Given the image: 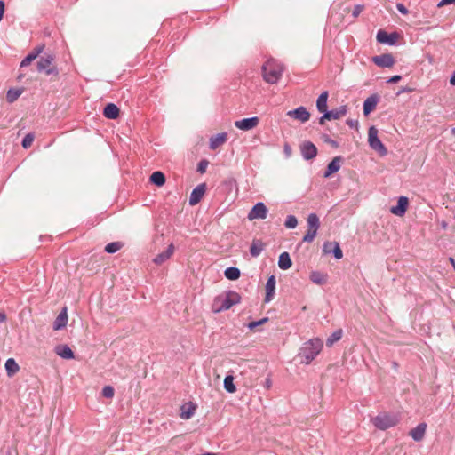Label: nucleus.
<instances>
[{
	"mask_svg": "<svg viewBox=\"0 0 455 455\" xmlns=\"http://www.w3.org/2000/svg\"><path fill=\"white\" fill-rule=\"evenodd\" d=\"M224 388L228 393H234L236 390L235 385L234 384V377L232 375H227L224 379Z\"/></svg>",
	"mask_w": 455,
	"mask_h": 455,
	"instance_id": "c9c22d12",
	"label": "nucleus"
},
{
	"mask_svg": "<svg viewBox=\"0 0 455 455\" xmlns=\"http://www.w3.org/2000/svg\"><path fill=\"white\" fill-rule=\"evenodd\" d=\"M368 141L370 147L377 151L380 156H386L387 149L378 137V130L375 126H371L368 131Z\"/></svg>",
	"mask_w": 455,
	"mask_h": 455,
	"instance_id": "423d86ee",
	"label": "nucleus"
},
{
	"mask_svg": "<svg viewBox=\"0 0 455 455\" xmlns=\"http://www.w3.org/2000/svg\"><path fill=\"white\" fill-rule=\"evenodd\" d=\"M372 422L377 428L386 430L395 426L398 422V419L393 414L380 413L372 419Z\"/></svg>",
	"mask_w": 455,
	"mask_h": 455,
	"instance_id": "39448f33",
	"label": "nucleus"
},
{
	"mask_svg": "<svg viewBox=\"0 0 455 455\" xmlns=\"http://www.w3.org/2000/svg\"><path fill=\"white\" fill-rule=\"evenodd\" d=\"M115 391L111 386H105L102 389V395L106 398H112Z\"/></svg>",
	"mask_w": 455,
	"mask_h": 455,
	"instance_id": "79ce46f5",
	"label": "nucleus"
},
{
	"mask_svg": "<svg viewBox=\"0 0 455 455\" xmlns=\"http://www.w3.org/2000/svg\"><path fill=\"white\" fill-rule=\"evenodd\" d=\"M209 162L206 159L201 160L197 164L196 171L200 173H204L206 172Z\"/></svg>",
	"mask_w": 455,
	"mask_h": 455,
	"instance_id": "37998d69",
	"label": "nucleus"
},
{
	"mask_svg": "<svg viewBox=\"0 0 455 455\" xmlns=\"http://www.w3.org/2000/svg\"><path fill=\"white\" fill-rule=\"evenodd\" d=\"M328 120V118H323V115L319 118V124L321 125L325 124V121Z\"/></svg>",
	"mask_w": 455,
	"mask_h": 455,
	"instance_id": "bf43d9fd",
	"label": "nucleus"
},
{
	"mask_svg": "<svg viewBox=\"0 0 455 455\" xmlns=\"http://www.w3.org/2000/svg\"><path fill=\"white\" fill-rule=\"evenodd\" d=\"M451 133L455 135V127L451 129Z\"/></svg>",
	"mask_w": 455,
	"mask_h": 455,
	"instance_id": "052dcab7",
	"label": "nucleus"
},
{
	"mask_svg": "<svg viewBox=\"0 0 455 455\" xmlns=\"http://www.w3.org/2000/svg\"><path fill=\"white\" fill-rule=\"evenodd\" d=\"M268 321L267 317L262 318L259 321L251 322L248 324V328L250 330H254L256 327L262 325L263 323H267Z\"/></svg>",
	"mask_w": 455,
	"mask_h": 455,
	"instance_id": "c03bdc74",
	"label": "nucleus"
},
{
	"mask_svg": "<svg viewBox=\"0 0 455 455\" xmlns=\"http://www.w3.org/2000/svg\"><path fill=\"white\" fill-rule=\"evenodd\" d=\"M195 406L192 403L182 405L180 408V418L189 419L195 413Z\"/></svg>",
	"mask_w": 455,
	"mask_h": 455,
	"instance_id": "c85d7f7f",
	"label": "nucleus"
},
{
	"mask_svg": "<svg viewBox=\"0 0 455 455\" xmlns=\"http://www.w3.org/2000/svg\"><path fill=\"white\" fill-rule=\"evenodd\" d=\"M288 116L305 123L309 120L310 113L305 107H299L293 110H290L286 114Z\"/></svg>",
	"mask_w": 455,
	"mask_h": 455,
	"instance_id": "ddd939ff",
	"label": "nucleus"
},
{
	"mask_svg": "<svg viewBox=\"0 0 455 455\" xmlns=\"http://www.w3.org/2000/svg\"><path fill=\"white\" fill-rule=\"evenodd\" d=\"M103 115L109 119H116L119 116V108L113 103H108L103 109Z\"/></svg>",
	"mask_w": 455,
	"mask_h": 455,
	"instance_id": "393cba45",
	"label": "nucleus"
},
{
	"mask_svg": "<svg viewBox=\"0 0 455 455\" xmlns=\"http://www.w3.org/2000/svg\"><path fill=\"white\" fill-rule=\"evenodd\" d=\"M4 12V1L0 0V21L3 19Z\"/></svg>",
	"mask_w": 455,
	"mask_h": 455,
	"instance_id": "864d4df0",
	"label": "nucleus"
},
{
	"mask_svg": "<svg viewBox=\"0 0 455 455\" xmlns=\"http://www.w3.org/2000/svg\"><path fill=\"white\" fill-rule=\"evenodd\" d=\"M343 158L340 156H335L327 165L324 172V178L330 177L332 173L338 172L340 169V164Z\"/></svg>",
	"mask_w": 455,
	"mask_h": 455,
	"instance_id": "f3484780",
	"label": "nucleus"
},
{
	"mask_svg": "<svg viewBox=\"0 0 455 455\" xmlns=\"http://www.w3.org/2000/svg\"><path fill=\"white\" fill-rule=\"evenodd\" d=\"M267 216V208L264 203L259 202L257 203L249 212L248 220H264Z\"/></svg>",
	"mask_w": 455,
	"mask_h": 455,
	"instance_id": "0eeeda50",
	"label": "nucleus"
},
{
	"mask_svg": "<svg viewBox=\"0 0 455 455\" xmlns=\"http://www.w3.org/2000/svg\"><path fill=\"white\" fill-rule=\"evenodd\" d=\"M398 34L396 32L388 34L387 32L384 30H379L376 36L377 41L380 44H385L387 45H394L395 44L397 39H398Z\"/></svg>",
	"mask_w": 455,
	"mask_h": 455,
	"instance_id": "6e6552de",
	"label": "nucleus"
},
{
	"mask_svg": "<svg viewBox=\"0 0 455 455\" xmlns=\"http://www.w3.org/2000/svg\"><path fill=\"white\" fill-rule=\"evenodd\" d=\"M68 323V312L67 308L64 307L56 317L53 323V330L59 331L66 327Z\"/></svg>",
	"mask_w": 455,
	"mask_h": 455,
	"instance_id": "412c9836",
	"label": "nucleus"
},
{
	"mask_svg": "<svg viewBox=\"0 0 455 455\" xmlns=\"http://www.w3.org/2000/svg\"><path fill=\"white\" fill-rule=\"evenodd\" d=\"M408 206V198L405 196H400L395 206H393L390 212L396 216H403Z\"/></svg>",
	"mask_w": 455,
	"mask_h": 455,
	"instance_id": "a211bd4d",
	"label": "nucleus"
},
{
	"mask_svg": "<svg viewBox=\"0 0 455 455\" xmlns=\"http://www.w3.org/2000/svg\"><path fill=\"white\" fill-rule=\"evenodd\" d=\"M259 123V117L252 116L235 121V126L242 131H249L256 127Z\"/></svg>",
	"mask_w": 455,
	"mask_h": 455,
	"instance_id": "9d476101",
	"label": "nucleus"
},
{
	"mask_svg": "<svg viewBox=\"0 0 455 455\" xmlns=\"http://www.w3.org/2000/svg\"><path fill=\"white\" fill-rule=\"evenodd\" d=\"M206 191V184L201 183L197 185L191 192L189 196V204L196 205L197 204L201 199L203 198L204 193Z\"/></svg>",
	"mask_w": 455,
	"mask_h": 455,
	"instance_id": "4468645a",
	"label": "nucleus"
},
{
	"mask_svg": "<svg viewBox=\"0 0 455 455\" xmlns=\"http://www.w3.org/2000/svg\"><path fill=\"white\" fill-rule=\"evenodd\" d=\"M275 275H270L266 283V297L265 302H269L273 299L275 291Z\"/></svg>",
	"mask_w": 455,
	"mask_h": 455,
	"instance_id": "aec40b11",
	"label": "nucleus"
},
{
	"mask_svg": "<svg viewBox=\"0 0 455 455\" xmlns=\"http://www.w3.org/2000/svg\"><path fill=\"white\" fill-rule=\"evenodd\" d=\"M34 140V135L32 133H28L22 140V147L24 148H28L31 146Z\"/></svg>",
	"mask_w": 455,
	"mask_h": 455,
	"instance_id": "a19ab883",
	"label": "nucleus"
},
{
	"mask_svg": "<svg viewBox=\"0 0 455 455\" xmlns=\"http://www.w3.org/2000/svg\"><path fill=\"white\" fill-rule=\"evenodd\" d=\"M363 6L361 5V4H357L354 7V10L352 12V15L356 18L357 16H359V14L363 12Z\"/></svg>",
	"mask_w": 455,
	"mask_h": 455,
	"instance_id": "de8ad7c7",
	"label": "nucleus"
},
{
	"mask_svg": "<svg viewBox=\"0 0 455 455\" xmlns=\"http://www.w3.org/2000/svg\"><path fill=\"white\" fill-rule=\"evenodd\" d=\"M292 265L290 254L286 251L282 252L278 259V267L283 270L289 269Z\"/></svg>",
	"mask_w": 455,
	"mask_h": 455,
	"instance_id": "cd10ccee",
	"label": "nucleus"
},
{
	"mask_svg": "<svg viewBox=\"0 0 455 455\" xmlns=\"http://www.w3.org/2000/svg\"><path fill=\"white\" fill-rule=\"evenodd\" d=\"M342 335H343V331L341 329L335 331L327 338L326 346L327 347L333 346L334 343H336L342 338Z\"/></svg>",
	"mask_w": 455,
	"mask_h": 455,
	"instance_id": "f704fd0d",
	"label": "nucleus"
},
{
	"mask_svg": "<svg viewBox=\"0 0 455 455\" xmlns=\"http://www.w3.org/2000/svg\"><path fill=\"white\" fill-rule=\"evenodd\" d=\"M173 251L174 246L173 244H170L164 251L157 254L155 257V259H153L154 263H156V265L163 264L164 261L170 259V257L173 254Z\"/></svg>",
	"mask_w": 455,
	"mask_h": 455,
	"instance_id": "5701e85b",
	"label": "nucleus"
},
{
	"mask_svg": "<svg viewBox=\"0 0 455 455\" xmlns=\"http://www.w3.org/2000/svg\"><path fill=\"white\" fill-rule=\"evenodd\" d=\"M307 226L309 230L317 233L320 227L319 218L315 213H310L307 217Z\"/></svg>",
	"mask_w": 455,
	"mask_h": 455,
	"instance_id": "c756f323",
	"label": "nucleus"
},
{
	"mask_svg": "<svg viewBox=\"0 0 455 455\" xmlns=\"http://www.w3.org/2000/svg\"><path fill=\"white\" fill-rule=\"evenodd\" d=\"M323 251L325 254L332 253L337 259H340L343 257L340 246L337 242H325L323 246Z\"/></svg>",
	"mask_w": 455,
	"mask_h": 455,
	"instance_id": "f8f14e48",
	"label": "nucleus"
},
{
	"mask_svg": "<svg viewBox=\"0 0 455 455\" xmlns=\"http://www.w3.org/2000/svg\"><path fill=\"white\" fill-rule=\"evenodd\" d=\"M121 246L122 245L119 242H112L105 246V251L109 254H112L119 251L121 249Z\"/></svg>",
	"mask_w": 455,
	"mask_h": 455,
	"instance_id": "58836bf2",
	"label": "nucleus"
},
{
	"mask_svg": "<svg viewBox=\"0 0 455 455\" xmlns=\"http://www.w3.org/2000/svg\"><path fill=\"white\" fill-rule=\"evenodd\" d=\"M402 79V76L399 75L393 76L387 79V83L389 84H396Z\"/></svg>",
	"mask_w": 455,
	"mask_h": 455,
	"instance_id": "3c124183",
	"label": "nucleus"
},
{
	"mask_svg": "<svg viewBox=\"0 0 455 455\" xmlns=\"http://www.w3.org/2000/svg\"><path fill=\"white\" fill-rule=\"evenodd\" d=\"M6 320V315L4 311H0V323H4Z\"/></svg>",
	"mask_w": 455,
	"mask_h": 455,
	"instance_id": "4d7b16f0",
	"label": "nucleus"
},
{
	"mask_svg": "<svg viewBox=\"0 0 455 455\" xmlns=\"http://www.w3.org/2000/svg\"><path fill=\"white\" fill-rule=\"evenodd\" d=\"M450 84L455 86V70L453 71L451 76L450 77Z\"/></svg>",
	"mask_w": 455,
	"mask_h": 455,
	"instance_id": "13d9d810",
	"label": "nucleus"
},
{
	"mask_svg": "<svg viewBox=\"0 0 455 455\" xmlns=\"http://www.w3.org/2000/svg\"><path fill=\"white\" fill-rule=\"evenodd\" d=\"M44 45L41 44L36 46L31 52H29L20 62V67L24 68L28 66L34 60H36L44 51Z\"/></svg>",
	"mask_w": 455,
	"mask_h": 455,
	"instance_id": "dca6fc26",
	"label": "nucleus"
},
{
	"mask_svg": "<svg viewBox=\"0 0 455 455\" xmlns=\"http://www.w3.org/2000/svg\"><path fill=\"white\" fill-rule=\"evenodd\" d=\"M322 348L323 341L320 339H312L304 343L299 354V356L301 358V363L306 364L310 363L321 352Z\"/></svg>",
	"mask_w": 455,
	"mask_h": 455,
	"instance_id": "f03ea898",
	"label": "nucleus"
},
{
	"mask_svg": "<svg viewBox=\"0 0 455 455\" xmlns=\"http://www.w3.org/2000/svg\"><path fill=\"white\" fill-rule=\"evenodd\" d=\"M283 67L275 60H268L262 66L264 80L268 84H276L283 74Z\"/></svg>",
	"mask_w": 455,
	"mask_h": 455,
	"instance_id": "7ed1b4c3",
	"label": "nucleus"
},
{
	"mask_svg": "<svg viewBox=\"0 0 455 455\" xmlns=\"http://www.w3.org/2000/svg\"><path fill=\"white\" fill-rule=\"evenodd\" d=\"M227 140V133L221 132L215 136H212L210 139L209 147L211 149H216L219 146L223 144Z\"/></svg>",
	"mask_w": 455,
	"mask_h": 455,
	"instance_id": "a878e982",
	"label": "nucleus"
},
{
	"mask_svg": "<svg viewBox=\"0 0 455 455\" xmlns=\"http://www.w3.org/2000/svg\"><path fill=\"white\" fill-rule=\"evenodd\" d=\"M55 353L63 359L74 358V353L68 345H59L55 347Z\"/></svg>",
	"mask_w": 455,
	"mask_h": 455,
	"instance_id": "b1692460",
	"label": "nucleus"
},
{
	"mask_svg": "<svg viewBox=\"0 0 455 455\" xmlns=\"http://www.w3.org/2000/svg\"><path fill=\"white\" fill-rule=\"evenodd\" d=\"M411 92V89L409 88V87H403L401 88L398 92H397V95L403 93V92Z\"/></svg>",
	"mask_w": 455,
	"mask_h": 455,
	"instance_id": "6e6d98bb",
	"label": "nucleus"
},
{
	"mask_svg": "<svg viewBox=\"0 0 455 455\" xmlns=\"http://www.w3.org/2000/svg\"><path fill=\"white\" fill-rule=\"evenodd\" d=\"M150 181L153 184L161 187L165 183V176L162 172H154L150 176Z\"/></svg>",
	"mask_w": 455,
	"mask_h": 455,
	"instance_id": "7c9ffc66",
	"label": "nucleus"
},
{
	"mask_svg": "<svg viewBox=\"0 0 455 455\" xmlns=\"http://www.w3.org/2000/svg\"><path fill=\"white\" fill-rule=\"evenodd\" d=\"M283 153H284L286 158H289L291 156L292 150H291V146L288 143H285L283 146Z\"/></svg>",
	"mask_w": 455,
	"mask_h": 455,
	"instance_id": "09e8293b",
	"label": "nucleus"
},
{
	"mask_svg": "<svg viewBox=\"0 0 455 455\" xmlns=\"http://www.w3.org/2000/svg\"><path fill=\"white\" fill-rule=\"evenodd\" d=\"M372 62L380 68H391L395 64V59L390 53H384L372 57Z\"/></svg>",
	"mask_w": 455,
	"mask_h": 455,
	"instance_id": "1a4fd4ad",
	"label": "nucleus"
},
{
	"mask_svg": "<svg viewBox=\"0 0 455 455\" xmlns=\"http://www.w3.org/2000/svg\"><path fill=\"white\" fill-rule=\"evenodd\" d=\"M426 429L427 424L419 423L416 427L412 428L410 431V435L414 441L419 442L424 438Z\"/></svg>",
	"mask_w": 455,
	"mask_h": 455,
	"instance_id": "4be33fe9",
	"label": "nucleus"
},
{
	"mask_svg": "<svg viewBox=\"0 0 455 455\" xmlns=\"http://www.w3.org/2000/svg\"><path fill=\"white\" fill-rule=\"evenodd\" d=\"M328 97H329L328 92L324 91L317 98L316 108L319 112L323 113L328 109V106H327Z\"/></svg>",
	"mask_w": 455,
	"mask_h": 455,
	"instance_id": "bb28decb",
	"label": "nucleus"
},
{
	"mask_svg": "<svg viewBox=\"0 0 455 455\" xmlns=\"http://www.w3.org/2000/svg\"><path fill=\"white\" fill-rule=\"evenodd\" d=\"M264 249V244L260 240H254L250 248V253L252 257H258Z\"/></svg>",
	"mask_w": 455,
	"mask_h": 455,
	"instance_id": "2f4dec72",
	"label": "nucleus"
},
{
	"mask_svg": "<svg viewBox=\"0 0 455 455\" xmlns=\"http://www.w3.org/2000/svg\"><path fill=\"white\" fill-rule=\"evenodd\" d=\"M21 91L19 89H9L6 94V100L8 102H14L21 94Z\"/></svg>",
	"mask_w": 455,
	"mask_h": 455,
	"instance_id": "4c0bfd02",
	"label": "nucleus"
},
{
	"mask_svg": "<svg viewBox=\"0 0 455 455\" xmlns=\"http://www.w3.org/2000/svg\"><path fill=\"white\" fill-rule=\"evenodd\" d=\"M346 123H347V124L350 128H355V129H357V128H358V121H357V120H354V119H347Z\"/></svg>",
	"mask_w": 455,
	"mask_h": 455,
	"instance_id": "8fccbe9b",
	"label": "nucleus"
},
{
	"mask_svg": "<svg viewBox=\"0 0 455 455\" xmlns=\"http://www.w3.org/2000/svg\"><path fill=\"white\" fill-rule=\"evenodd\" d=\"M452 3H455V0H442L439 4H438V7H441L443 5H445V4H452Z\"/></svg>",
	"mask_w": 455,
	"mask_h": 455,
	"instance_id": "5fc2aeb1",
	"label": "nucleus"
},
{
	"mask_svg": "<svg viewBox=\"0 0 455 455\" xmlns=\"http://www.w3.org/2000/svg\"><path fill=\"white\" fill-rule=\"evenodd\" d=\"M300 152L305 160H311L317 155V148L311 141H305L300 146Z\"/></svg>",
	"mask_w": 455,
	"mask_h": 455,
	"instance_id": "9b49d317",
	"label": "nucleus"
},
{
	"mask_svg": "<svg viewBox=\"0 0 455 455\" xmlns=\"http://www.w3.org/2000/svg\"><path fill=\"white\" fill-rule=\"evenodd\" d=\"M54 55L52 53H44L36 63L38 72H44L47 76H58L59 70L52 63Z\"/></svg>",
	"mask_w": 455,
	"mask_h": 455,
	"instance_id": "20e7f679",
	"label": "nucleus"
},
{
	"mask_svg": "<svg viewBox=\"0 0 455 455\" xmlns=\"http://www.w3.org/2000/svg\"><path fill=\"white\" fill-rule=\"evenodd\" d=\"M347 112V106L343 105L338 108L326 110L323 112V118H328V120H338L340 117L344 116Z\"/></svg>",
	"mask_w": 455,
	"mask_h": 455,
	"instance_id": "2eb2a0df",
	"label": "nucleus"
},
{
	"mask_svg": "<svg viewBox=\"0 0 455 455\" xmlns=\"http://www.w3.org/2000/svg\"><path fill=\"white\" fill-rule=\"evenodd\" d=\"M297 225H298V220H297V218L294 215H289L286 218V220L284 222V226L287 228L293 229V228H295L297 227Z\"/></svg>",
	"mask_w": 455,
	"mask_h": 455,
	"instance_id": "ea45409f",
	"label": "nucleus"
},
{
	"mask_svg": "<svg viewBox=\"0 0 455 455\" xmlns=\"http://www.w3.org/2000/svg\"><path fill=\"white\" fill-rule=\"evenodd\" d=\"M224 275L225 277L228 278V280L235 281L240 277L241 272L239 268L235 267H229L226 268Z\"/></svg>",
	"mask_w": 455,
	"mask_h": 455,
	"instance_id": "473e14b6",
	"label": "nucleus"
},
{
	"mask_svg": "<svg viewBox=\"0 0 455 455\" xmlns=\"http://www.w3.org/2000/svg\"><path fill=\"white\" fill-rule=\"evenodd\" d=\"M316 232H314L313 230H307V234L303 237V242L305 243H312L316 236Z\"/></svg>",
	"mask_w": 455,
	"mask_h": 455,
	"instance_id": "a18cd8bd",
	"label": "nucleus"
},
{
	"mask_svg": "<svg viewBox=\"0 0 455 455\" xmlns=\"http://www.w3.org/2000/svg\"><path fill=\"white\" fill-rule=\"evenodd\" d=\"M378 102V94H372L370 97H368L363 102V114L365 116H368L371 112H372L376 108Z\"/></svg>",
	"mask_w": 455,
	"mask_h": 455,
	"instance_id": "6ab92c4d",
	"label": "nucleus"
},
{
	"mask_svg": "<svg viewBox=\"0 0 455 455\" xmlns=\"http://www.w3.org/2000/svg\"><path fill=\"white\" fill-rule=\"evenodd\" d=\"M322 139L325 143L331 145L332 148H337L339 147V143L336 140L331 139L330 136L327 134H323L322 136Z\"/></svg>",
	"mask_w": 455,
	"mask_h": 455,
	"instance_id": "49530a36",
	"label": "nucleus"
},
{
	"mask_svg": "<svg viewBox=\"0 0 455 455\" xmlns=\"http://www.w3.org/2000/svg\"><path fill=\"white\" fill-rule=\"evenodd\" d=\"M396 9L402 13V14H407L408 9L401 3L396 4Z\"/></svg>",
	"mask_w": 455,
	"mask_h": 455,
	"instance_id": "603ef678",
	"label": "nucleus"
},
{
	"mask_svg": "<svg viewBox=\"0 0 455 455\" xmlns=\"http://www.w3.org/2000/svg\"><path fill=\"white\" fill-rule=\"evenodd\" d=\"M310 280L316 284H323L326 282V275L319 271H313L310 275Z\"/></svg>",
	"mask_w": 455,
	"mask_h": 455,
	"instance_id": "e433bc0d",
	"label": "nucleus"
},
{
	"mask_svg": "<svg viewBox=\"0 0 455 455\" xmlns=\"http://www.w3.org/2000/svg\"><path fill=\"white\" fill-rule=\"evenodd\" d=\"M5 370L7 374L12 376L19 371V365L13 358H9L5 362Z\"/></svg>",
	"mask_w": 455,
	"mask_h": 455,
	"instance_id": "72a5a7b5",
	"label": "nucleus"
},
{
	"mask_svg": "<svg viewBox=\"0 0 455 455\" xmlns=\"http://www.w3.org/2000/svg\"><path fill=\"white\" fill-rule=\"evenodd\" d=\"M241 296L234 291H228L224 294L219 295L215 298L212 305V309L215 313L226 311L232 306L239 304Z\"/></svg>",
	"mask_w": 455,
	"mask_h": 455,
	"instance_id": "f257e3e1",
	"label": "nucleus"
}]
</instances>
